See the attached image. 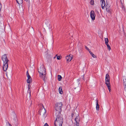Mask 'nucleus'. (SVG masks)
<instances>
[{
  "label": "nucleus",
  "instance_id": "nucleus-1",
  "mask_svg": "<svg viewBox=\"0 0 126 126\" xmlns=\"http://www.w3.org/2000/svg\"><path fill=\"white\" fill-rule=\"evenodd\" d=\"M55 114L56 119L54 123V126H62L63 122V118L60 114Z\"/></svg>",
  "mask_w": 126,
  "mask_h": 126
},
{
  "label": "nucleus",
  "instance_id": "nucleus-2",
  "mask_svg": "<svg viewBox=\"0 0 126 126\" xmlns=\"http://www.w3.org/2000/svg\"><path fill=\"white\" fill-rule=\"evenodd\" d=\"M1 59L3 62L2 66L3 70L4 71H6L8 67V63L9 61L6 54H4L2 56Z\"/></svg>",
  "mask_w": 126,
  "mask_h": 126
},
{
  "label": "nucleus",
  "instance_id": "nucleus-3",
  "mask_svg": "<svg viewBox=\"0 0 126 126\" xmlns=\"http://www.w3.org/2000/svg\"><path fill=\"white\" fill-rule=\"evenodd\" d=\"M63 105V104L61 102H58L56 104L55 107L56 112L55 114L57 115V114H60Z\"/></svg>",
  "mask_w": 126,
  "mask_h": 126
},
{
  "label": "nucleus",
  "instance_id": "nucleus-4",
  "mask_svg": "<svg viewBox=\"0 0 126 126\" xmlns=\"http://www.w3.org/2000/svg\"><path fill=\"white\" fill-rule=\"evenodd\" d=\"M46 111L43 105L39 111L40 114L43 117H45V115L46 113Z\"/></svg>",
  "mask_w": 126,
  "mask_h": 126
},
{
  "label": "nucleus",
  "instance_id": "nucleus-5",
  "mask_svg": "<svg viewBox=\"0 0 126 126\" xmlns=\"http://www.w3.org/2000/svg\"><path fill=\"white\" fill-rule=\"evenodd\" d=\"M38 70L39 75L46 73V69L44 68V65H41Z\"/></svg>",
  "mask_w": 126,
  "mask_h": 126
},
{
  "label": "nucleus",
  "instance_id": "nucleus-6",
  "mask_svg": "<svg viewBox=\"0 0 126 126\" xmlns=\"http://www.w3.org/2000/svg\"><path fill=\"white\" fill-rule=\"evenodd\" d=\"M80 121V118L79 116H77L75 119L74 126H79V122Z\"/></svg>",
  "mask_w": 126,
  "mask_h": 126
},
{
  "label": "nucleus",
  "instance_id": "nucleus-7",
  "mask_svg": "<svg viewBox=\"0 0 126 126\" xmlns=\"http://www.w3.org/2000/svg\"><path fill=\"white\" fill-rule=\"evenodd\" d=\"M105 83L107 86L110 85V76L108 74H106V76Z\"/></svg>",
  "mask_w": 126,
  "mask_h": 126
},
{
  "label": "nucleus",
  "instance_id": "nucleus-8",
  "mask_svg": "<svg viewBox=\"0 0 126 126\" xmlns=\"http://www.w3.org/2000/svg\"><path fill=\"white\" fill-rule=\"evenodd\" d=\"M26 75L28 79L27 80V82L28 83H30L32 82V79L28 72L27 71L26 74Z\"/></svg>",
  "mask_w": 126,
  "mask_h": 126
},
{
  "label": "nucleus",
  "instance_id": "nucleus-9",
  "mask_svg": "<svg viewBox=\"0 0 126 126\" xmlns=\"http://www.w3.org/2000/svg\"><path fill=\"white\" fill-rule=\"evenodd\" d=\"M90 16L91 17L92 20H95L96 15L94 11L92 10L90 12Z\"/></svg>",
  "mask_w": 126,
  "mask_h": 126
},
{
  "label": "nucleus",
  "instance_id": "nucleus-10",
  "mask_svg": "<svg viewBox=\"0 0 126 126\" xmlns=\"http://www.w3.org/2000/svg\"><path fill=\"white\" fill-rule=\"evenodd\" d=\"M46 74V73L43 74H41L39 75V77L43 79L45 82L46 80L47 79Z\"/></svg>",
  "mask_w": 126,
  "mask_h": 126
},
{
  "label": "nucleus",
  "instance_id": "nucleus-11",
  "mask_svg": "<svg viewBox=\"0 0 126 126\" xmlns=\"http://www.w3.org/2000/svg\"><path fill=\"white\" fill-rule=\"evenodd\" d=\"M106 8L107 12L109 13H111V10L109 5L107 4L106 6Z\"/></svg>",
  "mask_w": 126,
  "mask_h": 126
},
{
  "label": "nucleus",
  "instance_id": "nucleus-12",
  "mask_svg": "<svg viewBox=\"0 0 126 126\" xmlns=\"http://www.w3.org/2000/svg\"><path fill=\"white\" fill-rule=\"evenodd\" d=\"M66 61L67 62H68L71 61L72 60V57L70 56V55L67 56L65 58Z\"/></svg>",
  "mask_w": 126,
  "mask_h": 126
},
{
  "label": "nucleus",
  "instance_id": "nucleus-13",
  "mask_svg": "<svg viewBox=\"0 0 126 126\" xmlns=\"http://www.w3.org/2000/svg\"><path fill=\"white\" fill-rule=\"evenodd\" d=\"M123 84L124 87H126V75L123 77Z\"/></svg>",
  "mask_w": 126,
  "mask_h": 126
},
{
  "label": "nucleus",
  "instance_id": "nucleus-14",
  "mask_svg": "<svg viewBox=\"0 0 126 126\" xmlns=\"http://www.w3.org/2000/svg\"><path fill=\"white\" fill-rule=\"evenodd\" d=\"M101 4L102 8L103 9L104 8V7L105 5V3L104 0H101Z\"/></svg>",
  "mask_w": 126,
  "mask_h": 126
},
{
  "label": "nucleus",
  "instance_id": "nucleus-15",
  "mask_svg": "<svg viewBox=\"0 0 126 126\" xmlns=\"http://www.w3.org/2000/svg\"><path fill=\"white\" fill-rule=\"evenodd\" d=\"M50 25V24L49 22L47 21L45 23V27L46 29H49V28Z\"/></svg>",
  "mask_w": 126,
  "mask_h": 126
},
{
  "label": "nucleus",
  "instance_id": "nucleus-16",
  "mask_svg": "<svg viewBox=\"0 0 126 126\" xmlns=\"http://www.w3.org/2000/svg\"><path fill=\"white\" fill-rule=\"evenodd\" d=\"M30 84H29L28 85V94H28V95L29 96H30L31 95V91L29 90L30 89Z\"/></svg>",
  "mask_w": 126,
  "mask_h": 126
},
{
  "label": "nucleus",
  "instance_id": "nucleus-17",
  "mask_svg": "<svg viewBox=\"0 0 126 126\" xmlns=\"http://www.w3.org/2000/svg\"><path fill=\"white\" fill-rule=\"evenodd\" d=\"M59 91L60 94H62L63 93V91L62 90V88L61 87H60L59 88Z\"/></svg>",
  "mask_w": 126,
  "mask_h": 126
},
{
  "label": "nucleus",
  "instance_id": "nucleus-18",
  "mask_svg": "<svg viewBox=\"0 0 126 126\" xmlns=\"http://www.w3.org/2000/svg\"><path fill=\"white\" fill-rule=\"evenodd\" d=\"M96 108L97 110H99V105L98 104V100H96Z\"/></svg>",
  "mask_w": 126,
  "mask_h": 126
},
{
  "label": "nucleus",
  "instance_id": "nucleus-19",
  "mask_svg": "<svg viewBox=\"0 0 126 126\" xmlns=\"http://www.w3.org/2000/svg\"><path fill=\"white\" fill-rule=\"evenodd\" d=\"M74 89H75V92L77 93L79 92L80 90V89L79 88H75Z\"/></svg>",
  "mask_w": 126,
  "mask_h": 126
},
{
  "label": "nucleus",
  "instance_id": "nucleus-20",
  "mask_svg": "<svg viewBox=\"0 0 126 126\" xmlns=\"http://www.w3.org/2000/svg\"><path fill=\"white\" fill-rule=\"evenodd\" d=\"M105 44L106 45L108 44V43L109 42V41L108 38H105Z\"/></svg>",
  "mask_w": 126,
  "mask_h": 126
},
{
  "label": "nucleus",
  "instance_id": "nucleus-21",
  "mask_svg": "<svg viewBox=\"0 0 126 126\" xmlns=\"http://www.w3.org/2000/svg\"><path fill=\"white\" fill-rule=\"evenodd\" d=\"M17 3L19 4H21L23 2V0H16Z\"/></svg>",
  "mask_w": 126,
  "mask_h": 126
},
{
  "label": "nucleus",
  "instance_id": "nucleus-22",
  "mask_svg": "<svg viewBox=\"0 0 126 126\" xmlns=\"http://www.w3.org/2000/svg\"><path fill=\"white\" fill-rule=\"evenodd\" d=\"M62 79V77L60 75H58V79L59 81H60Z\"/></svg>",
  "mask_w": 126,
  "mask_h": 126
},
{
  "label": "nucleus",
  "instance_id": "nucleus-23",
  "mask_svg": "<svg viewBox=\"0 0 126 126\" xmlns=\"http://www.w3.org/2000/svg\"><path fill=\"white\" fill-rule=\"evenodd\" d=\"M89 53L94 58H96V56L94 54H93L91 51H89Z\"/></svg>",
  "mask_w": 126,
  "mask_h": 126
},
{
  "label": "nucleus",
  "instance_id": "nucleus-24",
  "mask_svg": "<svg viewBox=\"0 0 126 126\" xmlns=\"http://www.w3.org/2000/svg\"><path fill=\"white\" fill-rule=\"evenodd\" d=\"M124 94L126 97V87H124Z\"/></svg>",
  "mask_w": 126,
  "mask_h": 126
},
{
  "label": "nucleus",
  "instance_id": "nucleus-25",
  "mask_svg": "<svg viewBox=\"0 0 126 126\" xmlns=\"http://www.w3.org/2000/svg\"><path fill=\"white\" fill-rule=\"evenodd\" d=\"M106 45L107 47L108 50L109 51H110L111 49V48L110 46H109L108 44H106Z\"/></svg>",
  "mask_w": 126,
  "mask_h": 126
},
{
  "label": "nucleus",
  "instance_id": "nucleus-26",
  "mask_svg": "<svg viewBox=\"0 0 126 126\" xmlns=\"http://www.w3.org/2000/svg\"><path fill=\"white\" fill-rule=\"evenodd\" d=\"M90 3L91 5H93L94 4V0H91L90 1Z\"/></svg>",
  "mask_w": 126,
  "mask_h": 126
},
{
  "label": "nucleus",
  "instance_id": "nucleus-27",
  "mask_svg": "<svg viewBox=\"0 0 126 126\" xmlns=\"http://www.w3.org/2000/svg\"><path fill=\"white\" fill-rule=\"evenodd\" d=\"M107 87L108 88L109 90V92H110L111 90L110 85H107Z\"/></svg>",
  "mask_w": 126,
  "mask_h": 126
},
{
  "label": "nucleus",
  "instance_id": "nucleus-28",
  "mask_svg": "<svg viewBox=\"0 0 126 126\" xmlns=\"http://www.w3.org/2000/svg\"><path fill=\"white\" fill-rule=\"evenodd\" d=\"M62 58V57L60 56H58L57 57V59L58 60H60Z\"/></svg>",
  "mask_w": 126,
  "mask_h": 126
},
{
  "label": "nucleus",
  "instance_id": "nucleus-29",
  "mask_svg": "<svg viewBox=\"0 0 126 126\" xmlns=\"http://www.w3.org/2000/svg\"><path fill=\"white\" fill-rule=\"evenodd\" d=\"M85 48L87 49V50H88L89 51H89H90V50L89 49V48L87 47L86 46H85Z\"/></svg>",
  "mask_w": 126,
  "mask_h": 126
},
{
  "label": "nucleus",
  "instance_id": "nucleus-30",
  "mask_svg": "<svg viewBox=\"0 0 126 126\" xmlns=\"http://www.w3.org/2000/svg\"><path fill=\"white\" fill-rule=\"evenodd\" d=\"M44 126H48V125L47 123H46L45 124Z\"/></svg>",
  "mask_w": 126,
  "mask_h": 126
},
{
  "label": "nucleus",
  "instance_id": "nucleus-31",
  "mask_svg": "<svg viewBox=\"0 0 126 126\" xmlns=\"http://www.w3.org/2000/svg\"><path fill=\"white\" fill-rule=\"evenodd\" d=\"M1 5L0 3V11L1 10Z\"/></svg>",
  "mask_w": 126,
  "mask_h": 126
},
{
  "label": "nucleus",
  "instance_id": "nucleus-32",
  "mask_svg": "<svg viewBox=\"0 0 126 126\" xmlns=\"http://www.w3.org/2000/svg\"><path fill=\"white\" fill-rule=\"evenodd\" d=\"M77 82L78 84L79 85V80H77Z\"/></svg>",
  "mask_w": 126,
  "mask_h": 126
},
{
  "label": "nucleus",
  "instance_id": "nucleus-33",
  "mask_svg": "<svg viewBox=\"0 0 126 126\" xmlns=\"http://www.w3.org/2000/svg\"><path fill=\"white\" fill-rule=\"evenodd\" d=\"M122 8H123V9L124 10L125 9V8L124 7V6L123 5H122Z\"/></svg>",
  "mask_w": 126,
  "mask_h": 126
},
{
  "label": "nucleus",
  "instance_id": "nucleus-34",
  "mask_svg": "<svg viewBox=\"0 0 126 126\" xmlns=\"http://www.w3.org/2000/svg\"><path fill=\"white\" fill-rule=\"evenodd\" d=\"M24 0L27 2H29V0Z\"/></svg>",
  "mask_w": 126,
  "mask_h": 126
},
{
  "label": "nucleus",
  "instance_id": "nucleus-35",
  "mask_svg": "<svg viewBox=\"0 0 126 126\" xmlns=\"http://www.w3.org/2000/svg\"><path fill=\"white\" fill-rule=\"evenodd\" d=\"M9 126H12L11 125L9 124Z\"/></svg>",
  "mask_w": 126,
  "mask_h": 126
},
{
  "label": "nucleus",
  "instance_id": "nucleus-36",
  "mask_svg": "<svg viewBox=\"0 0 126 126\" xmlns=\"http://www.w3.org/2000/svg\"><path fill=\"white\" fill-rule=\"evenodd\" d=\"M73 114H71V116H72V117L73 116Z\"/></svg>",
  "mask_w": 126,
  "mask_h": 126
},
{
  "label": "nucleus",
  "instance_id": "nucleus-37",
  "mask_svg": "<svg viewBox=\"0 0 126 126\" xmlns=\"http://www.w3.org/2000/svg\"><path fill=\"white\" fill-rule=\"evenodd\" d=\"M14 115H15V116H16V114L15 113H14Z\"/></svg>",
  "mask_w": 126,
  "mask_h": 126
},
{
  "label": "nucleus",
  "instance_id": "nucleus-38",
  "mask_svg": "<svg viewBox=\"0 0 126 126\" xmlns=\"http://www.w3.org/2000/svg\"><path fill=\"white\" fill-rule=\"evenodd\" d=\"M57 56V55H56V56H55V57L56 56Z\"/></svg>",
  "mask_w": 126,
  "mask_h": 126
},
{
  "label": "nucleus",
  "instance_id": "nucleus-39",
  "mask_svg": "<svg viewBox=\"0 0 126 126\" xmlns=\"http://www.w3.org/2000/svg\"><path fill=\"white\" fill-rule=\"evenodd\" d=\"M55 58V57L54 58Z\"/></svg>",
  "mask_w": 126,
  "mask_h": 126
}]
</instances>
